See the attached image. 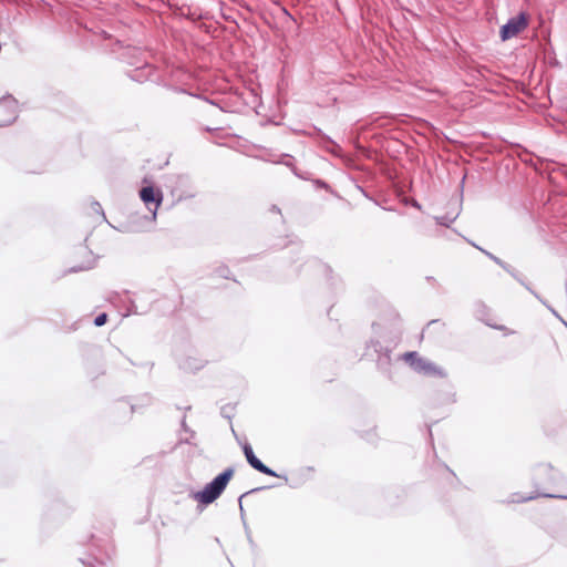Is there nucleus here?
<instances>
[{"label": "nucleus", "mask_w": 567, "mask_h": 567, "mask_svg": "<svg viewBox=\"0 0 567 567\" xmlns=\"http://www.w3.org/2000/svg\"><path fill=\"white\" fill-rule=\"evenodd\" d=\"M234 476V470L227 468L219 475H217L213 482L207 484L203 491H199L194 494V499L203 505H208L216 501L224 489L226 488L227 484Z\"/></svg>", "instance_id": "1"}, {"label": "nucleus", "mask_w": 567, "mask_h": 567, "mask_svg": "<svg viewBox=\"0 0 567 567\" xmlns=\"http://www.w3.org/2000/svg\"><path fill=\"white\" fill-rule=\"evenodd\" d=\"M403 360L419 373L434 377L445 375L442 368L437 367L427 359L420 357L417 352L412 351L404 353Z\"/></svg>", "instance_id": "2"}, {"label": "nucleus", "mask_w": 567, "mask_h": 567, "mask_svg": "<svg viewBox=\"0 0 567 567\" xmlns=\"http://www.w3.org/2000/svg\"><path fill=\"white\" fill-rule=\"evenodd\" d=\"M528 27V17L522 12L517 17L508 20L506 24L501 28L499 35L503 41L515 38Z\"/></svg>", "instance_id": "3"}, {"label": "nucleus", "mask_w": 567, "mask_h": 567, "mask_svg": "<svg viewBox=\"0 0 567 567\" xmlns=\"http://www.w3.org/2000/svg\"><path fill=\"white\" fill-rule=\"evenodd\" d=\"M140 197L143 200V203L150 208V210H152L151 205H154V215L163 202L162 190L154 188L153 186L143 187L140 190Z\"/></svg>", "instance_id": "4"}, {"label": "nucleus", "mask_w": 567, "mask_h": 567, "mask_svg": "<svg viewBox=\"0 0 567 567\" xmlns=\"http://www.w3.org/2000/svg\"><path fill=\"white\" fill-rule=\"evenodd\" d=\"M243 451H244L247 462L249 463V465L252 468H255L256 471H258L262 474H266L268 476H274V477L278 476L272 470H270L259 458H257L250 444H248V443L244 444Z\"/></svg>", "instance_id": "5"}, {"label": "nucleus", "mask_w": 567, "mask_h": 567, "mask_svg": "<svg viewBox=\"0 0 567 567\" xmlns=\"http://www.w3.org/2000/svg\"><path fill=\"white\" fill-rule=\"evenodd\" d=\"M106 320H107V315L101 313L95 318L94 323H95V326L101 327L106 322Z\"/></svg>", "instance_id": "6"}, {"label": "nucleus", "mask_w": 567, "mask_h": 567, "mask_svg": "<svg viewBox=\"0 0 567 567\" xmlns=\"http://www.w3.org/2000/svg\"><path fill=\"white\" fill-rule=\"evenodd\" d=\"M443 472H444V473H446V474H451V475H453V473H452V472H450L449 470H444Z\"/></svg>", "instance_id": "7"}]
</instances>
